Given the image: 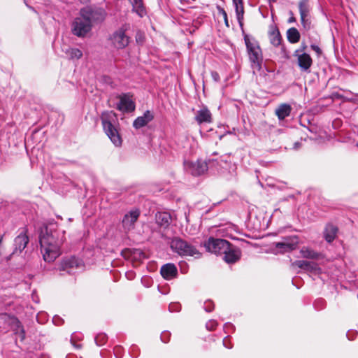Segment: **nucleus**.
Here are the masks:
<instances>
[{"label": "nucleus", "mask_w": 358, "mask_h": 358, "mask_svg": "<svg viewBox=\"0 0 358 358\" xmlns=\"http://www.w3.org/2000/svg\"><path fill=\"white\" fill-rule=\"evenodd\" d=\"M65 231L50 223L41 229L39 242L45 262H53L61 255V245L65 240Z\"/></svg>", "instance_id": "f257e3e1"}, {"label": "nucleus", "mask_w": 358, "mask_h": 358, "mask_svg": "<svg viewBox=\"0 0 358 358\" xmlns=\"http://www.w3.org/2000/svg\"><path fill=\"white\" fill-rule=\"evenodd\" d=\"M104 18L101 10L92 7H85L80 10L79 16L72 23L71 31L78 37H85L92 29V23L102 21Z\"/></svg>", "instance_id": "f03ea898"}, {"label": "nucleus", "mask_w": 358, "mask_h": 358, "mask_svg": "<svg viewBox=\"0 0 358 358\" xmlns=\"http://www.w3.org/2000/svg\"><path fill=\"white\" fill-rule=\"evenodd\" d=\"M101 120L104 132L111 142L117 147L120 146L122 140L118 129L115 124L116 122L115 113L113 111H103L101 115Z\"/></svg>", "instance_id": "7ed1b4c3"}, {"label": "nucleus", "mask_w": 358, "mask_h": 358, "mask_svg": "<svg viewBox=\"0 0 358 358\" xmlns=\"http://www.w3.org/2000/svg\"><path fill=\"white\" fill-rule=\"evenodd\" d=\"M244 41L253 73L262 70L263 55L259 43L253 37L244 36Z\"/></svg>", "instance_id": "20e7f679"}, {"label": "nucleus", "mask_w": 358, "mask_h": 358, "mask_svg": "<svg viewBox=\"0 0 358 358\" xmlns=\"http://www.w3.org/2000/svg\"><path fill=\"white\" fill-rule=\"evenodd\" d=\"M171 248L182 257H195L198 258L201 255L195 246L178 237L172 239Z\"/></svg>", "instance_id": "39448f33"}, {"label": "nucleus", "mask_w": 358, "mask_h": 358, "mask_svg": "<svg viewBox=\"0 0 358 358\" xmlns=\"http://www.w3.org/2000/svg\"><path fill=\"white\" fill-rule=\"evenodd\" d=\"M219 162L217 159H209L206 161L201 159L185 164V168L192 176H199L205 173L208 170L217 169Z\"/></svg>", "instance_id": "423d86ee"}, {"label": "nucleus", "mask_w": 358, "mask_h": 358, "mask_svg": "<svg viewBox=\"0 0 358 358\" xmlns=\"http://www.w3.org/2000/svg\"><path fill=\"white\" fill-rule=\"evenodd\" d=\"M83 261L76 256L64 257L57 269L59 271H65L69 274H74L84 269Z\"/></svg>", "instance_id": "0eeeda50"}, {"label": "nucleus", "mask_w": 358, "mask_h": 358, "mask_svg": "<svg viewBox=\"0 0 358 358\" xmlns=\"http://www.w3.org/2000/svg\"><path fill=\"white\" fill-rule=\"evenodd\" d=\"M229 241L210 236L204 242L206 250L215 255H222L229 248Z\"/></svg>", "instance_id": "6e6552de"}, {"label": "nucleus", "mask_w": 358, "mask_h": 358, "mask_svg": "<svg viewBox=\"0 0 358 358\" xmlns=\"http://www.w3.org/2000/svg\"><path fill=\"white\" fill-rule=\"evenodd\" d=\"M125 31L126 29L123 26L110 36V41L115 48L122 50L129 45L130 38L126 34Z\"/></svg>", "instance_id": "1a4fd4ad"}, {"label": "nucleus", "mask_w": 358, "mask_h": 358, "mask_svg": "<svg viewBox=\"0 0 358 358\" xmlns=\"http://www.w3.org/2000/svg\"><path fill=\"white\" fill-rule=\"evenodd\" d=\"M277 249L282 253L289 252L295 250L299 244V238L296 236H290L282 238L280 242L274 243Z\"/></svg>", "instance_id": "9d476101"}, {"label": "nucleus", "mask_w": 358, "mask_h": 358, "mask_svg": "<svg viewBox=\"0 0 358 358\" xmlns=\"http://www.w3.org/2000/svg\"><path fill=\"white\" fill-rule=\"evenodd\" d=\"M298 6L301 16V22L305 29H309L310 26V21L308 18L310 10L309 0H300Z\"/></svg>", "instance_id": "9b49d317"}, {"label": "nucleus", "mask_w": 358, "mask_h": 358, "mask_svg": "<svg viewBox=\"0 0 358 358\" xmlns=\"http://www.w3.org/2000/svg\"><path fill=\"white\" fill-rule=\"evenodd\" d=\"M29 243V237L27 234V229H23L22 231L14 239V249L13 255L20 254Z\"/></svg>", "instance_id": "f8f14e48"}, {"label": "nucleus", "mask_w": 358, "mask_h": 358, "mask_svg": "<svg viewBox=\"0 0 358 358\" xmlns=\"http://www.w3.org/2000/svg\"><path fill=\"white\" fill-rule=\"evenodd\" d=\"M120 101L117 105V109L122 112H131L135 110V103L129 94H122L119 96Z\"/></svg>", "instance_id": "ddd939ff"}, {"label": "nucleus", "mask_w": 358, "mask_h": 358, "mask_svg": "<svg viewBox=\"0 0 358 358\" xmlns=\"http://www.w3.org/2000/svg\"><path fill=\"white\" fill-rule=\"evenodd\" d=\"M140 216V211L134 209L124 215L122 223L125 230L129 231L134 227V224Z\"/></svg>", "instance_id": "4468645a"}, {"label": "nucleus", "mask_w": 358, "mask_h": 358, "mask_svg": "<svg viewBox=\"0 0 358 358\" xmlns=\"http://www.w3.org/2000/svg\"><path fill=\"white\" fill-rule=\"evenodd\" d=\"M223 255L225 262L229 264H232L239 260L241 256V251L240 248L229 243V248Z\"/></svg>", "instance_id": "2eb2a0df"}, {"label": "nucleus", "mask_w": 358, "mask_h": 358, "mask_svg": "<svg viewBox=\"0 0 358 358\" xmlns=\"http://www.w3.org/2000/svg\"><path fill=\"white\" fill-rule=\"evenodd\" d=\"M154 119V114L150 110H146L142 116L136 118L133 122V127L138 129L146 126Z\"/></svg>", "instance_id": "dca6fc26"}, {"label": "nucleus", "mask_w": 358, "mask_h": 358, "mask_svg": "<svg viewBox=\"0 0 358 358\" xmlns=\"http://www.w3.org/2000/svg\"><path fill=\"white\" fill-rule=\"evenodd\" d=\"M160 273L164 279L169 280L177 276L178 269L175 264L168 263L162 266Z\"/></svg>", "instance_id": "f3484780"}, {"label": "nucleus", "mask_w": 358, "mask_h": 358, "mask_svg": "<svg viewBox=\"0 0 358 358\" xmlns=\"http://www.w3.org/2000/svg\"><path fill=\"white\" fill-rule=\"evenodd\" d=\"M194 118L199 124L212 122L211 113L206 106L196 111Z\"/></svg>", "instance_id": "a211bd4d"}, {"label": "nucleus", "mask_w": 358, "mask_h": 358, "mask_svg": "<svg viewBox=\"0 0 358 358\" xmlns=\"http://www.w3.org/2000/svg\"><path fill=\"white\" fill-rule=\"evenodd\" d=\"M292 265L314 273H318L320 271V268L317 264L308 261L297 260L295 261Z\"/></svg>", "instance_id": "6ab92c4d"}, {"label": "nucleus", "mask_w": 358, "mask_h": 358, "mask_svg": "<svg viewBox=\"0 0 358 358\" xmlns=\"http://www.w3.org/2000/svg\"><path fill=\"white\" fill-rule=\"evenodd\" d=\"M298 56V65L303 71H309L313 64L310 56L307 53L296 55Z\"/></svg>", "instance_id": "aec40b11"}, {"label": "nucleus", "mask_w": 358, "mask_h": 358, "mask_svg": "<svg viewBox=\"0 0 358 358\" xmlns=\"http://www.w3.org/2000/svg\"><path fill=\"white\" fill-rule=\"evenodd\" d=\"M155 218L157 224L164 228H167L171 222V215L168 212H158Z\"/></svg>", "instance_id": "412c9836"}, {"label": "nucleus", "mask_w": 358, "mask_h": 358, "mask_svg": "<svg viewBox=\"0 0 358 358\" xmlns=\"http://www.w3.org/2000/svg\"><path fill=\"white\" fill-rule=\"evenodd\" d=\"M132 6V12L136 13L140 17H144L146 14V9L143 0H128Z\"/></svg>", "instance_id": "4be33fe9"}, {"label": "nucleus", "mask_w": 358, "mask_h": 358, "mask_svg": "<svg viewBox=\"0 0 358 358\" xmlns=\"http://www.w3.org/2000/svg\"><path fill=\"white\" fill-rule=\"evenodd\" d=\"M292 111V107L289 104L282 103L275 110V114L279 120H284L289 116Z\"/></svg>", "instance_id": "5701e85b"}, {"label": "nucleus", "mask_w": 358, "mask_h": 358, "mask_svg": "<svg viewBox=\"0 0 358 358\" xmlns=\"http://www.w3.org/2000/svg\"><path fill=\"white\" fill-rule=\"evenodd\" d=\"M337 231L338 228L336 226L331 224H327L324 231V239L328 243H331L335 239Z\"/></svg>", "instance_id": "b1692460"}, {"label": "nucleus", "mask_w": 358, "mask_h": 358, "mask_svg": "<svg viewBox=\"0 0 358 358\" xmlns=\"http://www.w3.org/2000/svg\"><path fill=\"white\" fill-rule=\"evenodd\" d=\"M66 56L71 60L79 59L83 57V52L78 49L75 48H68L65 50H63Z\"/></svg>", "instance_id": "393cba45"}, {"label": "nucleus", "mask_w": 358, "mask_h": 358, "mask_svg": "<svg viewBox=\"0 0 358 358\" xmlns=\"http://www.w3.org/2000/svg\"><path fill=\"white\" fill-rule=\"evenodd\" d=\"M269 39L272 45L277 47L281 43V36L278 28L275 27L269 32Z\"/></svg>", "instance_id": "a878e982"}, {"label": "nucleus", "mask_w": 358, "mask_h": 358, "mask_svg": "<svg viewBox=\"0 0 358 358\" xmlns=\"http://www.w3.org/2000/svg\"><path fill=\"white\" fill-rule=\"evenodd\" d=\"M287 38L289 43H296L300 40V33L294 28H289L287 31Z\"/></svg>", "instance_id": "bb28decb"}, {"label": "nucleus", "mask_w": 358, "mask_h": 358, "mask_svg": "<svg viewBox=\"0 0 358 358\" xmlns=\"http://www.w3.org/2000/svg\"><path fill=\"white\" fill-rule=\"evenodd\" d=\"M301 254L303 257L307 259H317L320 257V253L311 250L308 248H303L301 250Z\"/></svg>", "instance_id": "cd10ccee"}, {"label": "nucleus", "mask_w": 358, "mask_h": 358, "mask_svg": "<svg viewBox=\"0 0 358 358\" xmlns=\"http://www.w3.org/2000/svg\"><path fill=\"white\" fill-rule=\"evenodd\" d=\"M129 257L132 260L140 262L145 258V253L139 249H133L128 251Z\"/></svg>", "instance_id": "c85d7f7f"}, {"label": "nucleus", "mask_w": 358, "mask_h": 358, "mask_svg": "<svg viewBox=\"0 0 358 358\" xmlns=\"http://www.w3.org/2000/svg\"><path fill=\"white\" fill-rule=\"evenodd\" d=\"M235 10H236L237 20L238 22L240 27H242L243 25V15H244L243 4L238 5V6L236 5V6H235Z\"/></svg>", "instance_id": "c756f323"}, {"label": "nucleus", "mask_w": 358, "mask_h": 358, "mask_svg": "<svg viewBox=\"0 0 358 358\" xmlns=\"http://www.w3.org/2000/svg\"><path fill=\"white\" fill-rule=\"evenodd\" d=\"M108 341V336L103 333L98 334L95 338L94 341L98 346L103 345Z\"/></svg>", "instance_id": "7c9ffc66"}, {"label": "nucleus", "mask_w": 358, "mask_h": 358, "mask_svg": "<svg viewBox=\"0 0 358 358\" xmlns=\"http://www.w3.org/2000/svg\"><path fill=\"white\" fill-rule=\"evenodd\" d=\"M217 9L219 14L222 15L224 21V24L227 27H229V24L227 17V13L225 10L220 6H217Z\"/></svg>", "instance_id": "2f4dec72"}, {"label": "nucleus", "mask_w": 358, "mask_h": 358, "mask_svg": "<svg viewBox=\"0 0 358 358\" xmlns=\"http://www.w3.org/2000/svg\"><path fill=\"white\" fill-rule=\"evenodd\" d=\"M218 322L215 320H210L206 324V328L208 331H213L217 327Z\"/></svg>", "instance_id": "473e14b6"}, {"label": "nucleus", "mask_w": 358, "mask_h": 358, "mask_svg": "<svg viewBox=\"0 0 358 358\" xmlns=\"http://www.w3.org/2000/svg\"><path fill=\"white\" fill-rule=\"evenodd\" d=\"M203 308L206 312H212L214 309V303L211 300H207L204 303Z\"/></svg>", "instance_id": "72a5a7b5"}, {"label": "nucleus", "mask_w": 358, "mask_h": 358, "mask_svg": "<svg viewBox=\"0 0 358 358\" xmlns=\"http://www.w3.org/2000/svg\"><path fill=\"white\" fill-rule=\"evenodd\" d=\"M181 309V305L179 303H171L169 306V310L171 313L179 312Z\"/></svg>", "instance_id": "f704fd0d"}, {"label": "nucleus", "mask_w": 358, "mask_h": 358, "mask_svg": "<svg viewBox=\"0 0 358 358\" xmlns=\"http://www.w3.org/2000/svg\"><path fill=\"white\" fill-rule=\"evenodd\" d=\"M324 306H325V301L322 299H319L316 300L314 303V307L317 310L322 309L324 308Z\"/></svg>", "instance_id": "c9c22d12"}, {"label": "nucleus", "mask_w": 358, "mask_h": 358, "mask_svg": "<svg viewBox=\"0 0 358 358\" xmlns=\"http://www.w3.org/2000/svg\"><path fill=\"white\" fill-rule=\"evenodd\" d=\"M171 333L168 331H164L161 334V340L164 343H168L170 340Z\"/></svg>", "instance_id": "e433bc0d"}, {"label": "nucleus", "mask_w": 358, "mask_h": 358, "mask_svg": "<svg viewBox=\"0 0 358 358\" xmlns=\"http://www.w3.org/2000/svg\"><path fill=\"white\" fill-rule=\"evenodd\" d=\"M235 330V327L230 322H227L224 324V331L226 334L233 332Z\"/></svg>", "instance_id": "4c0bfd02"}, {"label": "nucleus", "mask_w": 358, "mask_h": 358, "mask_svg": "<svg viewBox=\"0 0 358 358\" xmlns=\"http://www.w3.org/2000/svg\"><path fill=\"white\" fill-rule=\"evenodd\" d=\"M17 327L19 329V332L17 331L16 334H18L19 337L20 338L21 341H23L25 338V331L22 327L20 325V322L17 321Z\"/></svg>", "instance_id": "58836bf2"}, {"label": "nucleus", "mask_w": 358, "mask_h": 358, "mask_svg": "<svg viewBox=\"0 0 358 358\" xmlns=\"http://www.w3.org/2000/svg\"><path fill=\"white\" fill-rule=\"evenodd\" d=\"M223 345L228 349H231L232 348V345L230 342L229 336H226L222 341Z\"/></svg>", "instance_id": "ea45409f"}, {"label": "nucleus", "mask_w": 358, "mask_h": 358, "mask_svg": "<svg viewBox=\"0 0 358 358\" xmlns=\"http://www.w3.org/2000/svg\"><path fill=\"white\" fill-rule=\"evenodd\" d=\"M357 332L354 330H350L346 334V336L350 341H353L355 338V337L357 336Z\"/></svg>", "instance_id": "a19ab883"}, {"label": "nucleus", "mask_w": 358, "mask_h": 358, "mask_svg": "<svg viewBox=\"0 0 358 358\" xmlns=\"http://www.w3.org/2000/svg\"><path fill=\"white\" fill-rule=\"evenodd\" d=\"M52 322L57 326H60L64 323V320L59 316L56 315L53 317Z\"/></svg>", "instance_id": "79ce46f5"}, {"label": "nucleus", "mask_w": 358, "mask_h": 358, "mask_svg": "<svg viewBox=\"0 0 358 358\" xmlns=\"http://www.w3.org/2000/svg\"><path fill=\"white\" fill-rule=\"evenodd\" d=\"M211 76H212V78L215 81V82H218L220 81V75L219 73L217 72V71H212L211 72Z\"/></svg>", "instance_id": "37998d69"}, {"label": "nucleus", "mask_w": 358, "mask_h": 358, "mask_svg": "<svg viewBox=\"0 0 358 358\" xmlns=\"http://www.w3.org/2000/svg\"><path fill=\"white\" fill-rule=\"evenodd\" d=\"M310 48L313 50H314L315 52H316L318 55H320L322 53V50L321 49L319 48V46H317V45H315V44H312L310 45Z\"/></svg>", "instance_id": "c03bdc74"}, {"label": "nucleus", "mask_w": 358, "mask_h": 358, "mask_svg": "<svg viewBox=\"0 0 358 358\" xmlns=\"http://www.w3.org/2000/svg\"><path fill=\"white\" fill-rule=\"evenodd\" d=\"M136 40L137 43H143V36L141 33H137L136 36Z\"/></svg>", "instance_id": "a18cd8bd"}, {"label": "nucleus", "mask_w": 358, "mask_h": 358, "mask_svg": "<svg viewBox=\"0 0 358 358\" xmlns=\"http://www.w3.org/2000/svg\"><path fill=\"white\" fill-rule=\"evenodd\" d=\"M120 350H121V348L120 347H116L115 349H114V352H115V355L116 356V357L117 358H120L121 357V355H120Z\"/></svg>", "instance_id": "49530a36"}, {"label": "nucleus", "mask_w": 358, "mask_h": 358, "mask_svg": "<svg viewBox=\"0 0 358 358\" xmlns=\"http://www.w3.org/2000/svg\"><path fill=\"white\" fill-rule=\"evenodd\" d=\"M289 14L291 15L290 17L288 19V22L289 23H293V22H296V18L294 16V14H293V12L292 11H289Z\"/></svg>", "instance_id": "de8ad7c7"}, {"label": "nucleus", "mask_w": 358, "mask_h": 358, "mask_svg": "<svg viewBox=\"0 0 358 358\" xmlns=\"http://www.w3.org/2000/svg\"><path fill=\"white\" fill-rule=\"evenodd\" d=\"M233 1V4L235 6H238V5H242L243 4V0H232Z\"/></svg>", "instance_id": "09e8293b"}, {"label": "nucleus", "mask_w": 358, "mask_h": 358, "mask_svg": "<svg viewBox=\"0 0 358 358\" xmlns=\"http://www.w3.org/2000/svg\"><path fill=\"white\" fill-rule=\"evenodd\" d=\"M134 273L132 271L127 272L126 276L128 279L131 280L134 278Z\"/></svg>", "instance_id": "8fccbe9b"}, {"label": "nucleus", "mask_w": 358, "mask_h": 358, "mask_svg": "<svg viewBox=\"0 0 358 358\" xmlns=\"http://www.w3.org/2000/svg\"><path fill=\"white\" fill-rule=\"evenodd\" d=\"M300 147H301V143H299V142H296V143H294V144L293 148H294V150H298Z\"/></svg>", "instance_id": "3c124183"}, {"label": "nucleus", "mask_w": 358, "mask_h": 358, "mask_svg": "<svg viewBox=\"0 0 358 358\" xmlns=\"http://www.w3.org/2000/svg\"><path fill=\"white\" fill-rule=\"evenodd\" d=\"M73 345L76 348H80L81 346L80 345H78V344H76V343H73Z\"/></svg>", "instance_id": "603ef678"}, {"label": "nucleus", "mask_w": 358, "mask_h": 358, "mask_svg": "<svg viewBox=\"0 0 358 358\" xmlns=\"http://www.w3.org/2000/svg\"><path fill=\"white\" fill-rule=\"evenodd\" d=\"M270 2H275L276 0H268Z\"/></svg>", "instance_id": "864d4df0"}, {"label": "nucleus", "mask_w": 358, "mask_h": 358, "mask_svg": "<svg viewBox=\"0 0 358 358\" xmlns=\"http://www.w3.org/2000/svg\"><path fill=\"white\" fill-rule=\"evenodd\" d=\"M357 146H358V143H357Z\"/></svg>", "instance_id": "5fc2aeb1"}]
</instances>
